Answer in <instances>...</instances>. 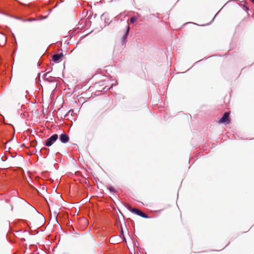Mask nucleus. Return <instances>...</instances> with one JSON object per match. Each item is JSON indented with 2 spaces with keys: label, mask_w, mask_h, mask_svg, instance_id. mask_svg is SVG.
<instances>
[{
  "label": "nucleus",
  "mask_w": 254,
  "mask_h": 254,
  "mask_svg": "<svg viewBox=\"0 0 254 254\" xmlns=\"http://www.w3.org/2000/svg\"><path fill=\"white\" fill-rule=\"evenodd\" d=\"M229 115L230 113L229 112H225L223 117L218 121V123L229 124L230 122Z\"/></svg>",
  "instance_id": "nucleus-1"
},
{
  "label": "nucleus",
  "mask_w": 254,
  "mask_h": 254,
  "mask_svg": "<svg viewBox=\"0 0 254 254\" xmlns=\"http://www.w3.org/2000/svg\"><path fill=\"white\" fill-rule=\"evenodd\" d=\"M58 138V135L55 134L49 138L46 141V146L49 147L51 146Z\"/></svg>",
  "instance_id": "nucleus-2"
},
{
  "label": "nucleus",
  "mask_w": 254,
  "mask_h": 254,
  "mask_svg": "<svg viewBox=\"0 0 254 254\" xmlns=\"http://www.w3.org/2000/svg\"><path fill=\"white\" fill-rule=\"evenodd\" d=\"M130 211L136 214H137L143 218H147L148 217V216L146 214L144 213L143 212H142L140 210H139L137 208H132L130 210Z\"/></svg>",
  "instance_id": "nucleus-3"
},
{
  "label": "nucleus",
  "mask_w": 254,
  "mask_h": 254,
  "mask_svg": "<svg viewBox=\"0 0 254 254\" xmlns=\"http://www.w3.org/2000/svg\"><path fill=\"white\" fill-rule=\"evenodd\" d=\"M60 140L62 143H67L69 141V136L65 133H63L60 136Z\"/></svg>",
  "instance_id": "nucleus-4"
},
{
  "label": "nucleus",
  "mask_w": 254,
  "mask_h": 254,
  "mask_svg": "<svg viewBox=\"0 0 254 254\" xmlns=\"http://www.w3.org/2000/svg\"><path fill=\"white\" fill-rule=\"evenodd\" d=\"M6 41V36L0 33V45L1 46H3L5 45Z\"/></svg>",
  "instance_id": "nucleus-5"
},
{
  "label": "nucleus",
  "mask_w": 254,
  "mask_h": 254,
  "mask_svg": "<svg viewBox=\"0 0 254 254\" xmlns=\"http://www.w3.org/2000/svg\"><path fill=\"white\" fill-rule=\"evenodd\" d=\"M129 31V26H127V29H126V31L125 32V33L124 34V35L123 36L122 38V42L123 44L126 43L127 41V37L128 35Z\"/></svg>",
  "instance_id": "nucleus-6"
},
{
  "label": "nucleus",
  "mask_w": 254,
  "mask_h": 254,
  "mask_svg": "<svg viewBox=\"0 0 254 254\" xmlns=\"http://www.w3.org/2000/svg\"><path fill=\"white\" fill-rule=\"evenodd\" d=\"M63 56V53L60 54H56L53 56V60L54 62L58 61L61 57Z\"/></svg>",
  "instance_id": "nucleus-7"
},
{
  "label": "nucleus",
  "mask_w": 254,
  "mask_h": 254,
  "mask_svg": "<svg viewBox=\"0 0 254 254\" xmlns=\"http://www.w3.org/2000/svg\"><path fill=\"white\" fill-rule=\"evenodd\" d=\"M51 72H48L45 74V78L46 79L50 81V78L52 76L50 75Z\"/></svg>",
  "instance_id": "nucleus-8"
},
{
  "label": "nucleus",
  "mask_w": 254,
  "mask_h": 254,
  "mask_svg": "<svg viewBox=\"0 0 254 254\" xmlns=\"http://www.w3.org/2000/svg\"><path fill=\"white\" fill-rule=\"evenodd\" d=\"M136 20V18L133 17L130 19V22L131 23H133Z\"/></svg>",
  "instance_id": "nucleus-9"
},
{
  "label": "nucleus",
  "mask_w": 254,
  "mask_h": 254,
  "mask_svg": "<svg viewBox=\"0 0 254 254\" xmlns=\"http://www.w3.org/2000/svg\"><path fill=\"white\" fill-rule=\"evenodd\" d=\"M109 190L111 192H116V190L115 189H114V188L112 187H110L109 189Z\"/></svg>",
  "instance_id": "nucleus-10"
},
{
  "label": "nucleus",
  "mask_w": 254,
  "mask_h": 254,
  "mask_svg": "<svg viewBox=\"0 0 254 254\" xmlns=\"http://www.w3.org/2000/svg\"><path fill=\"white\" fill-rule=\"evenodd\" d=\"M111 241L112 243H118L117 241L114 240L113 239H112Z\"/></svg>",
  "instance_id": "nucleus-11"
},
{
  "label": "nucleus",
  "mask_w": 254,
  "mask_h": 254,
  "mask_svg": "<svg viewBox=\"0 0 254 254\" xmlns=\"http://www.w3.org/2000/svg\"><path fill=\"white\" fill-rule=\"evenodd\" d=\"M43 149H44V150H49L48 149H47V148H45V147L43 148Z\"/></svg>",
  "instance_id": "nucleus-12"
},
{
  "label": "nucleus",
  "mask_w": 254,
  "mask_h": 254,
  "mask_svg": "<svg viewBox=\"0 0 254 254\" xmlns=\"http://www.w3.org/2000/svg\"><path fill=\"white\" fill-rule=\"evenodd\" d=\"M33 20H34V19H33ZM28 20H29V21H32V20H33V19H28Z\"/></svg>",
  "instance_id": "nucleus-13"
},
{
  "label": "nucleus",
  "mask_w": 254,
  "mask_h": 254,
  "mask_svg": "<svg viewBox=\"0 0 254 254\" xmlns=\"http://www.w3.org/2000/svg\"><path fill=\"white\" fill-rule=\"evenodd\" d=\"M121 232H122V234L123 235L124 233H123V230H122Z\"/></svg>",
  "instance_id": "nucleus-14"
},
{
  "label": "nucleus",
  "mask_w": 254,
  "mask_h": 254,
  "mask_svg": "<svg viewBox=\"0 0 254 254\" xmlns=\"http://www.w3.org/2000/svg\"><path fill=\"white\" fill-rule=\"evenodd\" d=\"M251 1H252L253 3H254V0H251Z\"/></svg>",
  "instance_id": "nucleus-15"
},
{
  "label": "nucleus",
  "mask_w": 254,
  "mask_h": 254,
  "mask_svg": "<svg viewBox=\"0 0 254 254\" xmlns=\"http://www.w3.org/2000/svg\"><path fill=\"white\" fill-rule=\"evenodd\" d=\"M124 239L125 242H126V238L124 237Z\"/></svg>",
  "instance_id": "nucleus-16"
}]
</instances>
